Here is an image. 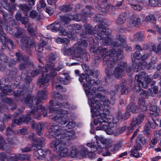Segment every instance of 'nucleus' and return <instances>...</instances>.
I'll list each match as a JSON object with an SVG mask.
<instances>
[{
    "mask_svg": "<svg viewBox=\"0 0 161 161\" xmlns=\"http://www.w3.org/2000/svg\"><path fill=\"white\" fill-rule=\"evenodd\" d=\"M63 68V66L61 65H58L56 67H55V65L54 64V69H46V71L49 72L51 74V76L52 77H54L57 75V72L56 71H59Z\"/></svg>",
    "mask_w": 161,
    "mask_h": 161,
    "instance_id": "58836bf2",
    "label": "nucleus"
},
{
    "mask_svg": "<svg viewBox=\"0 0 161 161\" xmlns=\"http://www.w3.org/2000/svg\"><path fill=\"white\" fill-rule=\"evenodd\" d=\"M27 30L29 33V34L31 36H35L37 33L36 29H34L30 25L27 26Z\"/></svg>",
    "mask_w": 161,
    "mask_h": 161,
    "instance_id": "49530a36",
    "label": "nucleus"
},
{
    "mask_svg": "<svg viewBox=\"0 0 161 161\" xmlns=\"http://www.w3.org/2000/svg\"><path fill=\"white\" fill-rule=\"evenodd\" d=\"M88 153L87 149L86 147H83L80 151V154L83 158L86 157L87 156Z\"/></svg>",
    "mask_w": 161,
    "mask_h": 161,
    "instance_id": "774afa93",
    "label": "nucleus"
},
{
    "mask_svg": "<svg viewBox=\"0 0 161 161\" xmlns=\"http://www.w3.org/2000/svg\"><path fill=\"white\" fill-rule=\"evenodd\" d=\"M144 114H141L136 117L133 118L130 124L131 127L132 128L135 127L136 125H140L144 120Z\"/></svg>",
    "mask_w": 161,
    "mask_h": 161,
    "instance_id": "a878e982",
    "label": "nucleus"
},
{
    "mask_svg": "<svg viewBox=\"0 0 161 161\" xmlns=\"http://www.w3.org/2000/svg\"><path fill=\"white\" fill-rule=\"evenodd\" d=\"M147 142V140L142 135H139L136 138V145H139L140 147L144 145Z\"/></svg>",
    "mask_w": 161,
    "mask_h": 161,
    "instance_id": "e433bc0d",
    "label": "nucleus"
},
{
    "mask_svg": "<svg viewBox=\"0 0 161 161\" xmlns=\"http://www.w3.org/2000/svg\"><path fill=\"white\" fill-rule=\"evenodd\" d=\"M2 6L9 11H14L16 9L15 5L13 3H10L8 0H1L0 7Z\"/></svg>",
    "mask_w": 161,
    "mask_h": 161,
    "instance_id": "393cba45",
    "label": "nucleus"
},
{
    "mask_svg": "<svg viewBox=\"0 0 161 161\" xmlns=\"http://www.w3.org/2000/svg\"><path fill=\"white\" fill-rule=\"evenodd\" d=\"M30 121H31V128L33 130H37V134L39 136L42 135V131L43 130L44 127V124L42 123H35L33 120L32 121L31 120L29 122H30Z\"/></svg>",
    "mask_w": 161,
    "mask_h": 161,
    "instance_id": "412c9836",
    "label": "nucleus"
},
{
    "mask_svg": "<svg viewBox=\"0 0 161 161\" xmlns=\"http://www.w3.org/2000/svg\"><path fill=\"white\" fill-rule=\"evenodd\" d=\"M114 127V125L113 123L109 122L106 124H103L102 125H100L99 126L96 127L97 130H103L105 131L106 133L108 135H112L113 133V131L112 129Z\"/></svg>",
    "mask_w": 161,
    "mask_h": 161,
    "instance_id": "aec40b11",
    "label": "nucleus"
},
{
    "mask_svg": "<svg viewBox=\"0 0 161 161\" xmlns=\"http://www.w3.org/2000/svg\"><path fill=\"white\" fill-rule=\"evenodd\" d=\"M50 147L57 153H59L61 157L68 155V150L67 148L62 143V141L56 139L52 141L50 144Z\"/></svg>",
    "mask_w": 161,
    "mask_h": 161,
    "instance_id": "1a4fd4ad",
    "label": "nucleus"
},
{
    "mask_svg": "<svg viewBox=\"0 0 161 161\" xmlns=\"http://www.w3.org/2000/svg\"><path fill=\"white\" fill-rule=\"evenodd\" d=\"M13 11H10L9 14L3 11L1 12V14L3 16V20L1 24L5 27L7 32L10 34L13 33L11 26L16 25V22L13 18Z\"/></svg>",
    "mask_w": 161,
    "mask_h": 161,
    "instance_id": "423d86ee",
    "label": "nucleus"
},
{
    "mask_svg": "<svg viewBox=\"0 0 161 161\" xmlns=\"http://www.w3.org/2000/svg\"><path fill=\"white\" fill-rule=\"evenodd\" d=\"M147 121L144 128L143 132L145 134L148 136L151 132V128L154 129L157 124L153 118L148 119Z\"/></svg>",
    "mask_w": 161,
    "mask_h": 161,
    "instance_id": "2eb2a0df",
    "label": "nucleus"
},
{
    "mask_svg": "<svg viewBox=\"0 0 161 161\" xmlns=\"http://www.w3.org/2000/svg\"><path fill=\"white\" fill-rule=\"evenodd\" d=\"M42 147H38L34 152V155L35 157V159H42L45 158L47 154L49 153V151L47 150H44Z\"/></svg>",
    "mask_w": 161,
    "mask_h": 161,
    "instance_id": "f3484780",
    "label": "nucleus"
},
{
    "mask_svg": "<svg viewBox=\"0 0 161 161\" xmlns=\"http://www.w3.org/2000/svg\"><path fill=\"white\" fill-rule=\"evenodd\" d=\"M20 9L22 10L25 16H27L28 12L31 9V6L28 4L20 3L17 5Z\"/></svg>",
    "mask_w": 161,
    "mask_h": 161,
    "instance_id": "7c9ffc66",
    "label": "nucleus"
},
{
    "mask_svg": "<svg viewBox=\"0 0 161 161\" xmlns=\"http://www.w3.org/2000/svg\"><path fill=\"white\" fill-rule=\"evenodd\" d=\"M111 141L109 139H105L100 136L96 140V142L93 143H88L87 146L92 148V150L95 152L97 149V147L99 149H104L106 152L104 153V155L107 156L110 155L111 153L108 151V148L111 147Z\"/></svg>",
    "mask_w": 161,
    "mask_h": 161,
    "instance_id": "7ed1b4c3",
    "label": "nucleus"
},
{
    "mask_svg": "<svg viewBox=\"0 0 161 161\" xmlns=\"http://www.w3.org/2000/svg\"><path fill=\"white\" fill-rule=\"evenodd\" d=\"M117 39L122 43L125 50L127 52H129L131 50L130 46H128L125 43L126 42V38L125 36H122L119 35H117L116 36Z\"/></svg>",
    "mask_w": 161,
    "mask_h": 161,
    "instance_id": "c85d7f7f",
    "label": "nucleus"
},
{
    "mask_svg": "<svg viewBox=\"0 0 161 161\" xmlns=\"http://www.w3.org/2000/svg\"><path fill=\"white\" fill-rule=\"evenodd\" d=\"M91 8V7L90 6H86L85 8L80 13L82 17H87L90 15V9Z\"/></svg>",
    "mask_w": 161,
    "mask_h": 161,
    "instance_id": "37998d69",
    "label": "nucleus"
},
{
    "mask_svg": "<svg viewBox=\"0 0 161 161\" xmlns=\"http://www.w3.org/2000/svg\"><path fill=\"white\" fill-rule=\"evenodd\" d=\"M17 29L16 32L14 34V36L15 38H19L22 35L23 30L21 28L16 27Z\"/></svg>",
    "mask_w": 161,
    "mask_h": 161,
    "instance_id": "4d7b16f0",
    "label": "nucleus"
},
{
    "mask_svg": "<svg viewBox=\"0 0 161 161\" xmlns=\"http://www.w3.org/2000/svg\"><path fill=\"white\" fill-rule=\"evenodd\" d=\"M101 111L102 112H101L99 116L100 118H99L101 119V120L103 123V122L104 123L108 122V119L106 117V113L104 112V111L105 112V111H104V110H101Z\"/></svg>",
    "mask_w": 161,
    "mask_h": 161,
    "instance_id": "5fc2aeb1",
    "label": "nucleus"
},
{
    "mask_svg": "<svg viewBox=\"0 0 161 161\" xmlns=\"http://www.w3.org/2000/svg\"><path fill=\"white\" fill-rule=\"evenodd\" d=\"M139 87V93L140 95L142 97H144L145 98H147L148 96V92L146 91L141 89L140 86Z\"/></svg>",
    "mask_w": 161,
    "mask_h": 161,
    "instance_id": "13d9d810",
    "label": "nucleus"
},
{
    "mask_svg": "<svg viewBox=\"0 0 161 161\" xmlns=\"http://www.w3.org/2000/svg\"><path fill=\"white\" fill-rule=\"evenodd\" d=\"M85 80L87 83H84L83 84L84 90L86 95L87 96L90 93V89L92 86H95V81L92 79L89 76H86L85 74L82 73L79 76V80L80 83L83 82V80Z\"/></svg>",
    "mask_w": 161,
    "mask_h": 161,
    "instance_id": "9d476101",
    "label": "nucleus"
},
{
    "mask_svg": "<svg viewBox=\"0 0 161 161\" xmlns=\"http://www.w3.org/2000/svg\"><path fill=\"white\" fill-rule=\"evenodd\" d=\"M87 44L85 48V49L84 51L82 52L81 53H77V55H79L81 58V61H80V62H82V61H88L90 59V56L89 54L86 52V49L87 47ZM79 62V61H78Z\"/></svg>",
    "mask_w": 161,
    "mask_h": 161,
    "instance_id": "c9c22d12",
    "label": "nucleus"
},
{
    "mask_svg": "<svg viewBox=\"0 0 161 161\" xmlns=\"http://www.w3.org/2000/svg\"><path fill=\"white\" fill-rule=\"evenodd\" d=\"M115 91L120 92L121 95L128 94V90L125 84L122 83L116 84L115 86Z\"/></svg>",
    "mask_w": 161,
    "mask_h": 161,
    "instance_id": "cd10ccee",
    "label": "nucleus"
},
{
    "mask_svg": "<svg viewBox=\"0 0 161 161\" xmlns=\"http://www.w3.org/2000/svg\"><path fill=\"white\" fill-rule=\"evenodd\" d=\"M47 28V29L54 32L59 31L61 26L58 22L55 21L54 23L48 25Z\"/></svg>",
    "mask_w": 161,
    "mask_h": 161,
    "instance_id": "2f4dec72",
    "label": "nucleus"
},
{
    "mask_svg": "<svg viewBox=\"0 0 161 161\" xmlns=\"http://www.w3.org/2000/svg\"><path fill=\"white\" fill-rule=\"evenodd\" d=\"M121 110H119L116 114V118L119 121H124L127 119L130 116L131 113L130 111L126 110L124 114H122Z\"/></svg>",
    "mask_w": 161,
    "mask_h": 161,
    "instance_id": "4be33fe9",
    "label": "nucleus"
},
{
    "mask_svg": "<svg viewBox=\"0 0 161 161\" xmlns=\"http://www.w3.org/2000/svg\"><path fill=\"white\" fill-rule=\"evenodd\" d=\"M51 132L50 134L56 139L60 140L62 138L68 137V139L70 140L73 138L75 132L73 130L67 131L65 129H62L57 125H52L50 128Z\"/></svg>",
    "mask_w": 161,
    "mask_h": 161,
    "instance_id": "20e7f679",
    "label": "nucleus"
},
{
    "mask_svg": "<svg viewBox=\"0 0 161 161\" xmlns=\"http://www.w3.org/2000/svg\"><path fill=\"white\" fill-rule=\"evenodd\" d=\"M28 138L30 140L33 141L34 142L33 144H37L38 145L39 144H41V147L44 145L45 144L44 139L42 137H40L39 138H36V135L33 133H32L31 134L29 135L28 137Z\"/></svg>",
    "mask_w": 161,
    "mask_h": 161,
    "instance_id": "bb28decb",
    "label": "nucleus"
},
{
    "mask_svg": "<svg viewBox=\"0 0 161 161\" xmlns=\"http://www.w3.org/2000/svg\"><path fill=\"white\" fill-rule=\"evenodd\" d=\"M151 47L152 50L156 53L158 54H161V42L158 45L157 47L154 45H152Z\"/></svg>",
    "mask_w": 161,
    "mask_h": 161,
    "instance_id": "3c124183",
    "label": "nucleus"
},
{
    "mask_svg": "<svg viewBox=\"0 0 161 161\" xmlns=\"http://www.w3.org/2000/svg\"><path fill=\"white\" fill-rule=\"evenodd\" d=\"M30 39V38L28 36H25L21 38L20 41L23 46L27 47Z\"/></svg>",
    "mask_w": 161,
    "mask_h": 161,
    "instance_id": "052dcab7",
    "label": "nucleus"
},
{
    "mask_svg": "<svg viewBox=\"0 0 161 161\" xmlns=\"http://www.w3.org/2000/svg\"><path fill=\"white\" fill-rule=\"evenodd\" d=\"M59 9L61 11L64 12H69L71 10V8L70 6L68 5L61 6L59 7Z\"/></svg>",
    "mask_w": 161,
    "mask_h": 161,
    "instance_id": "bf43d9fd",
    "label": "nucleus"
},
{
    "mask_svg": "<svg viewBox=\"0 0 161 161\" xmlns=\"http://www.w3.org/2000/svg\"><path fill=\"white\" fill-rule=\"evenodd\" d=\"M92 50V52L94 53H103L101 56L103 57V64L104 65L105 62L110 61V60H111V58L113 59L114 63H115L114 59L112 58V54L114 55L116 53V51L114 49H112L110 50L107 48H105L103 47L100 46L97 48L96 47L93 48Z\"/></svg>",
    "mask_w": 161,
    "mask_h": 161,
    "instance_id": "6e6552de",
    "label": "nucleus"
},
{
    "mask_svg": "<svg viewBox=\"0 0 161 161\" xmlns=\"http://www.w3.org/2000/svg\"><path fill=\"white\" fill-rule=\"evenodd\" d=\"M15 55L17 57L16 60L20 62L22 61H25L29 57V56L23 55L20 52H17L15 53Z\"/></svg>",
    "mask_w": 161,
    "mask_h": 161,
    "instance_id": "79ce46f5",
    "label": "nucleus"
},
{
    "mask_svg": "<svg viewBox=\"0 0 161 161\" xmlns=\"http://www.w3.org/2000/svg\"><path fill=\"white\" fill-rule=\"evenodd\" d=\"M37 144H32L31 146H29L26 147L24 148L20 149L21 150L23 153H26L33 150H36L38 147H41V144H39L38 145Z\"/></svg>",
    "mask_w": 161,
    "mask_h": 161,
    "instance_id": "473e14b6",
    "label": "nucleus"
},
{
    "mask_svg": "<svg viewBox=\"0 0 161 161\" xmlns=\"http://www.w3.org/2000/svg\"><path fill=\"white\" fill-rule=\"evenodd\" d=\"M36 97L31 96H27L24 100L25 104L31 109L28 111L25 116H21L18 118L17 117L14 116L12 119V125H21L22 122H25L28 124L30 121L32 120L31 115L34 116L36 119H39L40 115L38 114V116L36 117L35 115L36 114L39 110V107H43L41 106L40 103H37L36 104L37 100Z\"/></svg>",
    "mask_w": 161,
    "mask_h": 161,
    "instance_id": "f257e3e1",
    "label": "nucleus"
},
{
    "mask_svg": "<svg viewBox=\"0 0 161 161\" xmlns=\"http://www.w3.org/2000/svg\"><path fill=\"white\" fill-rule=\"evenodd\" d=\"M110 61L106 62L104 63V66L105 68V72L106 76L105 78V82L107 83L111 82L113 80V74L111 73V69L113 67L115 64L114 63L113 59L111 58Z\"/></svg>",
    "mask_w": 161,
    "mask_h": 161,
    "instance_id": "f8f14e48",
    "label": "nucleus"
},
{
    "mask_svg": "<svg viewBox=\"0 0 161 161\" xmlns=\"http://www.w3.org/2000/svg\"><path fill=\"white\" fill-rule=\"evenodd\" d=\"M8 59L7 56L3 53H0V62L3 61L4 63H7Z\"/></svg>",
    "mask_w": 161,
    "mask_h": 161,
    "instance_id": "338daca9",
    "label": "nucleus"
},
{
    "mask_svg": "<svg viewBox=\"0 0 161 161\" xmlns=\"http://www.w3.org/2000/svg\"><path fill=\"white\" fill-rule=\"evenodd\" d=\"M18 160L21 161H30L31 155L29 154H18L16 157Z\"/></svg>",
    "mask_w": 161,
    "mask_h": 161,
    "instance_id": "4c0bfd02",
    "label": "nucleus"
},
{
    "mask_svg": "<svg viewBox=\"0 0 161 161\" xmlns=\"http://www.w3.org/2000/svg\"><path fill=\"white\" fill-rule=\"evenodd\" d=\"M126 73L129 76H131L133 74L134 71V66H127L126 67Z\"/></svg>",
    "mask_w": 161,
    "mask_h": 161,
    "instance_id": "680f3d73",
    "label": "nucleus"
},
{
    "mask_svg": "<svg viewBox=\"0 0 161 161\" xmlns=\"http://www.w3.org/2000/svg\"><path fill=\"white\" fill-rule=\"evenodd\" d=\"M127 110L131 111L134 114L138 112V107L134 102L131 103L127 105Z\"/></svg>",
    "mask_w": 161,
    "mask_h": 161,
    "instance_id": "ea45409f",
    "label": "nucleus"
},
{
    "mask_svg": "<svg viewBox=\"0 0 161 161\" xmlns=\"http://www.w3.org/2000/svg\"><path fill=\"white\" fill-rule=\"evenodd\" d=\"M86 74V76H89L90 75L92 76L93 77H97L98 76V72L97 70H92L90 69H86L85 71Z\"/></svg>",
    "mask_w": 161,
    "mask_h": 161,
    "instance_id": "c03bdc74",
    "label": "nucleus"
},
{
    "mask_svg": "<svg viewBox=\"0 0 161 161\" xmlns=\"http://www.w3.org/2000/svg\"><path fill=\"white\" fill-rule=\"evenodd\" d=\"M91 104V112L94 111V110L103 109V106L99 100H95L94 98H92L90 100Z\"/></svg>",
    "mask_w": 161,
    "mask_h": 161,
    "instance_id": "b1692460",
    "label": "nucleus"
},
{
    "mask_svg": "<svg viewBox=\"0 0 161 161\" xmlns=\"http://www.w3.org/2000/svg\"><path fill=\"white\" fill-rule=\"evenodd\" d=\"M87 45L86 41L81 39L79 42L75 44L73 47L67 49L65 47L62 48V52L64 55H68L70 54V58L77 61H80L81 57L77 53H82L84 51Z\"/></svg>",
    "mask_w": 161,
    "mask_h": 161,
    "instance_id": "f03ea898",
    "label": "nucleus"
},
{
    "mask_svg": "<svg viewBox=\"0 0 161 161\" xmlns=\"http://www.w3.org/2000/svg\"><path fill=\"white\" fill-rule=\"evenodd\" d=\"M52 77L49 73H42V76L37 80V83L39 85V87L46 89L49 85V81Z\"/></svg>",
    "mask_w": 161,
    "mask_h": 161,
    "instance_id": "ddd939ff",
    "label": "nucleus"
},
{
    "mask_svg": "<svg viewBox=\"0 0 161 161\" xmlns=\"http://www.w3.org/2000/svg\"><path fill=\"white\" fill-rule=\"evenodd\" d=\"M134 38L135 40L139 42L142 41L143 39V35L139 33H137L134 35Z\"/></svg>",
    "mask_w": 161,
    "mask_h": 161,
    "instance_id": "0e129e2a",
    "label": "nucleus"
},
{
    "mask_svg": "<svg viewBox=\"0 0 161 161\" xmlns=\"http://www.w3.org/2000/svg\"><path fill=\"white\" fill-rule=\"evenodd\" d=\"M146 73L142 71L139 75H136L135 76V79L138 83L136 84V87H142L144 88H147V85L150 83L148 81V78L149 75H146Z\"/></svg>",
    "mask_w": 161,
    "mask_h": 161,
    "instance_id": "9b49d317",
    "label": "nucleus"
},
{
    "mask_svg": "<svg viewBox=\"0 0 161 161\" xmlns=\"http://www.w3.org/2000/svg\"><path fill=\"white\" fill-rule=\"evenodd\" d=\"M67 118L66 119L67 120V123L65 125H62L63 127L66 126L69 129H71L74 128L76 126V123L74 121L70 122L68 119V117L67 116Z\"/></svg>",
    "mask_w": 161,
    "mask_h": 161,
    "instance_id": "de8ad7c7",
    "label": "nucleus"
},
{
    "mask_svg": "<svg viewBox=\"0 0 161 161\" xmlns=\"http://www.w3.org/2000/svg\"><path fill=\"white\" fill-rule=\"evenodd\" d=\"M56 59V55L51 53L47 56L46 57L45 61L46 62L45 69H54V64L53 62Z\"/></svg>",
    "mask_w": 161,
    "mask_h": 161,
    "instance_id": "dca6fc26",
    "label": "nucleus"
},
{
    "mask_svg": "<svg viewBox=\"0 0 161 161\" xmlns=\"http://www.w3.org/2000/svg\"><path fill=\"white\" fill-rule=\"evenodd\" d=\"M127 14L125 13L122 12L119 15L116 20V23L118 25H121L124 23L127 17Z\"/></svg>",
    "mask_w": 161,
    "mask_h": 161,
    "instance_id": "f704fd0d",
    "label": "nucleus"
},
{
    "mask_svg": "<svg viewBox=\"0 0 161 161\" xmlns=\"http://www.w3.org/2000/svg\"><path fill=\"white\" fill-rule=\"evenodd\" d=\"M71 18L69 17L70 18L72 19H74L76 21H81L82 18L80 13L79 14H74L73 15H71Z\"/></svg>",
    "mask_w": 161,
    "mask_h": 161,
    "instance_id": "e2e57ef3",
    "label": "nucleus"
},
{
    "mask_svg": "<svg viewBox=\"0 0 161 161\" xmlns=\"http://www.w3.org/2000/svg\"><path fill=\"white\" fill-rule=\"evenodd\" d=\"M99 23L100 24L95 26L94 36L97 39H101L107 35H109L111 32V30L107 28L108 24L107 20L103 19Z\"/></svg>",
    "mask_w": 161,
    "mask_h": 161,
    "instance_id": "39448f33",
    "label": "nucleus"
},
{
    "mask_svg": "<svg viewBox=\"0 0 161 161\" xmlns=\"http://www.w3.org/2000/svg\"><path fill=\"white\" fill-rule=\"evenodd\" d=\"M140 19L136 15H132L127 22L128 28H132L137 26L140 23Z\"/></svg>",
    "mask_w": 161,
    "mask_h": 161,
    "instance_id": "6ab92c4d",
    "label": "nucleus"
},
{
    "mask_svg": "<svg viewBox=\"0 0 161 161\" xmlns=\"http://www.w3.org/2000/svg\"><path fill=\"white\" fill-rule=\"evenodd\" d=\"M47 94V91L45 90V89L39 91L37 95V98L36 104H37V103H40L41 102L42 100H45Z\"/></svg>",
    "mask_w": 161,
    "mask_h": 161,
    "instance_id": "c756f323",
    "label": "nucleus"
},
{
    "mask_svg": "<svg viewBox=\"0 0 161 161\" xmlns=\"http://www.w3.org/2000/svg\"><path fill=\"white\" fill-rule=\"evenodd\" d=\"M55 41L57 43H65L66 45L68 44L69 42V40L64 37H58L55 39Z\"/></svg>",
    "mask_w": 161,
    "mask_h": 161,
    "instance_id": "603ef678",
    "label": "nucleus"
},
{
    "mask_svg": "<svg viewBox=\"0 0 161 161\" xmlns=\"http://www.w3.org/2000/svg\"><path fill=\"white\" fill-rule=\"evenodd\" d=\"M49 112L51 113H55L58 114H60L63 115L55 116L54 115L51 114L49 115V118L50 119H53L54 121V123H58L61 125H65L67 123V120H66L67 117L65 114H68V112L67 110H64L60 109H57L56 108H52L50 109Z\"/></svg>",
    "mask_w": 161,
    "mask_h": 161,
    "instance_id": "0eeeda50",
    "label": "nucleus"
},
{
    "mask_svg": "<svg viewBox=\"0 0 161 161\" xmlns=\"http://www.w3.org/2000/svg\"><path fill=\"white\" fill-rule=\"evenodd\" d=\"M109 35H107L105 37H104L101 39H99L100 40H101L105 38V39L104 40H103L102 41L103 43L104 46L110 45L111 44V40L109 36H108Z\"/></svg>",
    "mask_w": 161,
    "mask_h": 161,
    "instance_id": "6e6d98bb",
    "label": "nucleus"
},
{
    "mask_svg": "<svg viewBox=\"0 0 161 161\" xmlns=\"http://www.w3.org/2000/svg\"><path fill=\"white\" fill-rule=\"evenodd\" d=\"M29 17L31 18H34L39 20L40 18V14H38L35 10H32L30 12Z\"/></svg>",
    "mask_w": 161,
    "mask_h": 161,
    "instance_id": "8fccbe9b",
    "label": "nucleus"
},
{
    "mask_svg": "<svg viewBox=\"0 0 161 161\" xmlns=\"http://www.w3.org/2000/svg\"><path fill=\"white\" fill-rule=\"evenodd\" d=\"M160 73L158 72H156L154 73L153 76L151 75H149L148 76L149 77L148 78V81H150V82L153 79H156L159 78H160Z\"/></svg>",
    "mask_w": 161,
    "mask_h": 161,
    "instance_id": "864d4df0",
    "label": "nucleus"
},
{
    "mask_svg": "<svg viewBox=\"0 0 161 161\" xmlns=\"http://www.w3.org/2000/svg\"><path fill=\"white\" fill-rule=\"evenodd\" d=\"M2 36L3 37L4 40L3 43H2L3 46L2 49L5 48L7 47L8 49H13L15 47V43L12 40L8 38L7 36L5 35H2Z\"/></svg>",
    "mask_w": 161,
    "mask_h": 161,
    "instance_id": "5701e85b",
    "label": "nucleus"
},
{
    "mask_svg": "<svg viewBox=\"0 0 161 161\" xmlns=\"http://www.w3.org/2000/svg\"><path fill=\"white\" fill-rule=\"evenodd\" d=\"M141 147L140 146L137 145H135L131 149L130 151V155L135 157L136 158H138L141 156L142 154L139 153L138 151L140 149Z\"/></svg>",
    "mask_w": 161,
    "mask_h": 161,
    "instance_id": "72a5a7b5",
    "label": "nucleus"
},
{
    "mask_svg": "<svg viewBox=\"0 0 161 161\" xmlns=\"http://www.w3.org/2000/svg\"><path fill=\"white\" fill-rule=\"evenodd\" d=\"M149 114L153 116H156L159 115V108L157 106H153L150 108Z\"/></svg>",
    "mask_w": 161,
    "mask_h": 161,
    "instance_id": "a19ab883",
    "label": "nucleus"
},
{
    "mask_svg": "<svg viewBox=\"0 0 161 161\" xmlns=\"http://www.w3.org/2000/svg\"><path fill=\"white\" fill-rule=\"evenodd\" d=\"M145 20L147 22H150L154 24L156 22V19L153 15L150 14L145 17Z\"/></svg>",
    "mask_w": 161,
    "mask_h": 161,
    "instance_id": "09e8293b",
    "label": "nucleus"
},
{
    "mask_svg": "<svg viewBox=\"0 0 161 161\" xmlns=\"http://www.w3.org/2000/svg\"><path fill=\"white\" fill-rule=\"evenodd\" d=\"M78 151L77 149L75 147H73L70 153V156L72 158L75 157L78 154Z\"/></svg>",
    "mask_w": 161,
    "mask_h": 161,
    "instance_id": "69168bd1",
    "label": "nucleus"
},
{
    "mask_svg": "<svg viewBox=\"0 0 161 161\" xmlns=\"http://www.w3.org/2000/svg\"><path fill=\"white\" fill-rule=\"evenodd\" d=\"M85 32H83L80 34V36L82 38H87L88 37L87 35L94 34L95 29H94L92 26L87 24L84 25Z\"/></svg>",
    "mask_w": 161,
    "mask_h": 161,
    "instance_id": "a211bd4d",
    "label": "nucleus"
},
{
    "mask_svg": "<svg viewBox=\"0 0 161 161\" xmlns=\"http://www.w3.org/2000/svg\"><path fill=\"white\" fill-rule=\"evenodd\" d=\"M127 64L125 62H120L115 68L114 72L115 77L118 79L122 78L123 75V72L125 70Z\"/></svg>",
    "mask_w": 161,
    "mask_h": 161,
    "instance_id": "4468645a",
    "label": "nucleus"
},
{
    "mask_svg": "<svg viewBox=\"0 0 161 161\" xmlns=\"http://www.w3.org/2000/svg\"><path fill=\"white\" fill-rule=\"evenodd\" d=\"M51 97L55 99L60 100L61 101L63 100V96L59 92L56 91H53L51 92Z\"/></svg>",
    "mask_w": 161,
    "mask_h": 161,
    "instance_id": "a18cd8bd",
    "label": "nucleus"
}]
</instances>
